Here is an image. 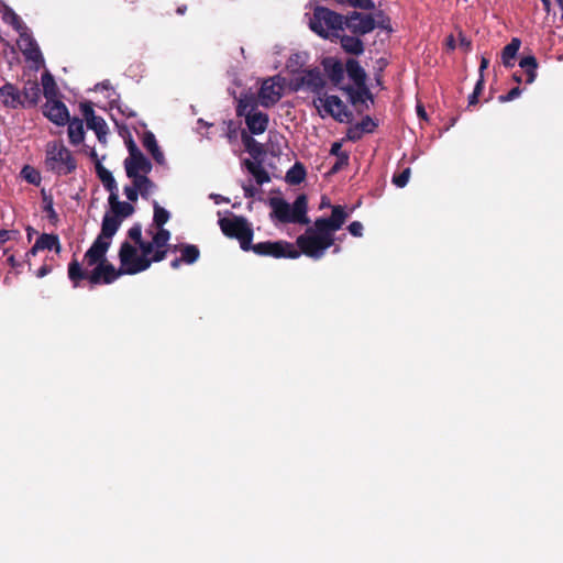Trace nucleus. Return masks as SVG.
I'll return each instance as SVG.
<instances>
[{
    "label": "nucleus",
    "mask_w": 563,
    "mask_h": 563,
    "mask_svg": "<svg viewBox=\"0 0 563 563\" xmlns=\"http://www.w3.org/2000/svg\"><path fill=\"white\" fill-rule=\"evenodd\" d=\"M92 267L90 272L85 271L76 258L68 264V277L74 287H78L84 279L89 283L91 288L98 285H109L120 276L126 275V268L122 267V264L117 269L109 261L96 263Z\"/></svg>",
    "instance_id": "1"
},
{
    "label": "nucleus",
    "mask_w": 563,
    "mask_h": 563,
    "mask_svg": "<svg viewBox=\"0 0 563 563\" xmlns=\"http://www.w3.org/2000/svg\"><path fill=\"white\" fill-rule=\"evenodd\" d=\"M141 254L139 255L137 249L132 245L130 242L124 241L121 243L119 250V260L122 267L126 268V275H135L148 269L152 265V261L150 260L155 244L153 241H144L136 244Z\"/></svg>",
    "instance_id": "2"
},
{
    "label": "nucleus",
    "mask_w": 563,
    "mask_h": 563,
    "mask_svg": "<svg viewBox=\"0 0 563 563\" xmlns=\"http://www.w3.org/2000/svg\"><path fill=\"white\" fill-rule=\"evenodd\" d=\"M298 251L313 260H320L324 252L334 244V235L314 221L313 227L307 228L306 232L296 240Z\"/></svg>",
    "instance_id": "3"
},
{
    "label": "nucleus",
    "mask_w": 563,
    "mask_h": 563,
    "mask_svg": "<svg viewBox=\"0 0 563 563\" xmlns=\"http://www.w3.org/2000/svg\"><path fill=\"white\" fill-rule=\"evenodd\" d=\"M269 206L273 210L272 216L282 223L309 224L310 222L307 217L308 199L305 194L298 195L292 206L277 197L269 199Z\"/></svg>",
    "instance_id": "4"
},
{
    "label": "nucleus",
    "mask_w": 563,
    "mask_h": 563,
    "mask_svg": "<svg viewBox=\"0 0 563 563\" xmlns=\"http://www.w3.org/2000/svg\"><path fill=\"white\" fill-rule=\"evenodd\" d=\"M45 167L57 176H66L76 170L77 162L63 143L49 142L46 146Z\"/></svg>",
    "instance_id": "5"
},
{
    "label": "nucleus",
    "mask_w": 563,
    "mask_h": 563,
    "mask_svg": "<svg viewBox=\"0 0 563 563\" xmlns=\"http://www.w3.org/2000/svg\"><path fill=\"white\" fill-rule=\"evenodd\" d=\"M309 26L319 36L329 38V31H343L345 16L325 7H317L313 10Z\"/></svg>",
    "instance_id": "6"
},
{
    "label": "nucleus",
    "mask_w": 563,
    "mask_h": 563,
    "mask_svg": "<svg viewBox=\"0 0 563 563\" xmlns=\"http://www.w3.org/2000/svg\"><path fill=\"white\" fill-rule=\"evenodd\" d=\"M219 225L225 236L236 239L240 247L244 252H250L254 231L252 224L244 217L222 218L219 220Z\"/></svg>",
    "instance_id": "7"
},
{
    "label": "nucleus",
    "mask_w": 563,
    "mask_h": 563,
    "mask_svg": "<svg viewBox=\"0 0 563 563\" xmlns=\"http://www.w3.org/2000/svg\"><path fill=\"white\" fill-rule=\"evenodd\" d=\"M250 251L258 256H271L274 258L295 260L300 256L299 251L294 246V244L284 240L265 241L251 244Z\"/></svg>",
    "instance_id": "8"
},
{
    "label": "nucleus",
    "mask_w": 563,
    "mask_h": 563,
    "mask_svg": "<svg viewBox=\"0 0 563 563\" xmlns=\"http://www.w3.org/2000/svg\"><path fill=\"white\" fill-rule=\"evenodd\" d=\"M303 87L317 95L322 92L325 87V81L318 67L305 69L300 73V76L294 79L292 90L298 91Z\"/></svg>",
    "instance_id": "9"
},
{
    "label": "nucleus",
    "mask_w": 563,
    "mask_h": 563,
    "mask_svg": "<svg viewBox=\"0 0 563 563\" xmlns=\"http://www.w3.org/2000/svg\"><path fill=\"white\" fill-rule=\"evenodd\" d=\"M283 81L279 76L265 79L258 91L261 104L265 108L276 104L283 97Z\"/></svg>",
    "instance_id": "10"
},
{
    "label": "nucleus",
    "mask_w": 563,
    "mask_h": 563,
    "mask_svg": "<svg viewBox=\"0 0 563 563\" xmlns=\"http://www.w3.org/2000/svg\"><path fill=\"white\" fill-rule=\"evenodd\" d=\"M345 26L354 35H365L372 32L377 26V24L372 14H364L357 11H353L345 16Z\"/></svg>",
    "instance_id": "11"
},
{
    "label": "nucleus",
    "mask_w": 563,
    "mask_h": 563,
    "mask_svg": "<svg viewBox=\"0 0 563 563\" xmlns=\"http://www.w3.org/2000/svg\"><path fill=\"white\" fill-rule=\"evenodd\" d=\"M313 104L317 109L322 106L327 114L340 122L343 121L342 115L347 117L351 114L344 102L334 95L325 96L324 98L319 97L317 100H313Z\"/></svg>",
    "instance_id": "12"
},
{
    "label": "nucleus",
    "mask_w": 563,
    "mask_h": 563,
    "mask_svg": "<svg viewBox=\"0 0 563 563\" xmlns=\"http://www.w3.org/2000/svg\"><path fill=\"white\" fill-rule=\"evenodd\" d=\"M268 123V114L260 111L255 103L252 104L251 109L247 111V114L245 115V124L249 129V134L258 135L264 133L267 130Z\"/></svg>",
    "instance_id": "13"
},
{
    "label": "nucleus",
    "mask_w": 563,
    "mask_h": 563,
    "mask_svg": "<svg viewBox=\"0 0 563 563\" xmlns=\"http://www.w3.org/2000/svg\"><path fill=\"white\" fill-rule=\"evenodd\" d=\"M349 217L350 212L345 210V207L335 205L332 206V212L329 218L321 217L316 219V221L333 235L335 231L342 228Z\"/></svg>",
    "instance_id": "14"
},
{
    "label": "nucleus",
    "mask_w": 563,
    "mask_h": 563,
    "mask_svg": "<svg viewBox=\"0 0 563 563\" xmlns=\"http://www.w3.org/2000/svg\"><path fill=\"white\" fill-rule=\"evenodd\" d=\"M44 115L56 125H64L69 121V112L64 102L54 99L46 100L43 108Z\"/></svg>",
    "instance_id": "15"
},
{
    "label": "nucleus",
    "mask_w": 563,
    "mask_h": 563,
    "mask_svg": "<svg viewBox=\"0 0 563 563\" xmlns=\"http://www.w3.org/2000/svg\"><path fill=\"white\" fill-rule=\"evenodd\" d=\"M124 168L129 178L142 177L152 170L151 161L143 153L124 159Z\"/></svg>",
    "instance_id": "16"
},
{
    "label": "nucleus",
    "mask_w": 563,
    "mask_h": 563,
    "mask_svg": "<svg viewBox=\"0 0 563 563\" xmlns=\"http://www.w3.org/2000/svg\"><path fill=\"white\" fill-rule=\"evenodd\" d=\"M111 245V241L99 236L93 241L84 256L87 267L93 266L96 263L108 261L106 254Z\"/></svg>",
    "instance_id": "17"
},
{
    "label": "nucleus",
    "mask_w": 563,
    "mask_h": 563,
    "mask_svg": "<svg viewBox=\"0 0 563 563\" xmlns=\"http://www.w3.org/2000/svg\"><path fill=\"white\" fill-rule=\"evenodd\" d=\"M0 98L7 108H23L21 90L11 82H5L0 87Z\"/></svg>",
    "instance_id": "18"
},
{
    "label": "nucleus",
    "mask_w": 563,
    "mask_h": 563,
    "mask_svg": "<svg viewBox=\"0 0 563 563\" xmlns=\"http://www.w3.org/2000/svg\"><path fill=\"white\" fill-rule=\"evenodd\" d=\"M43 250H54L56 253H59L62 245L58 235L48 233L41 234L27 254L36 255L37 252Z\"/></svg>",
    "instance_id": "19"
},
{
    "label": "nucleus",
    "mask_w": 563,
    "mask_h": 563,
    "mask_svg": "<svg viewBox=\"0 0 563 563\" xmlns=\"http://www.w3.org/2000/svg\"><path fill=\"white\" fill-rule=\"evenodd\" d=\"M241 141L245 147V151L251 155L254 159L253 162L263 163L264 156L266 155L265 145L257 142L251 134L246 131H242Z\"/></svg>",
    "instance_id": "20"
},
{
    "label": "nucleus",
    "mask_w": 563,
    "mask_h": 563,
    "mask_svg": "<svg viewBox=\"0 0 563 563\" xmlns=\"http://www.w3.org/2000/svg\"><path fill=\"white\" fill-rule=\"evenodd\" d=\"M322 66L329 79L334 86H339L344 79V66L341 60L333 58H324Z\"/></svg>",
    "instance_id": "21"
},
{
    "label": "nucleus",
    "mask_w": 563,
    "mask_h": 563,
    "mask_svg": "<svg viewBox=\"0 0 563 563\" xmlns=\"http://www.w3.org/2000/svg\"><path fill=\"white\" fill-rule=\"evenodd\" d=\"M23 108L35 107L40 100L41 89L36 80H26L21 91Z\"/></svg>",
    "instance_id": "22"
},
{
    "label": "nucleus",
    "mask_w": 563,
    "mask_h": 563,
    "mask_svg": "<svg viewBox=\"0 0 563 563\" xmlns=\"http://www.w3.org/2000/svg\"><path fill=\"white\" fill-rule=\"evenodd\" d=\"M333 35L340 38V44L344 52L356 56L364 53L365 47L363 41L358 37L360 35H339L336 33Z\"/></svg>",
    "instance_id": "23"
},
{
    "label": "nucleus",
    "mask_w": 563,
    "mask_h": 563,
    "mask_svg": "<svg viewBox=\"0 0 563 563\" xmlns=\"http://www.w3.org/2000/svg\"><path fill=\"white\" fill-rule=\"evenodd\" d=\"M345 70L349 78L354 82L356 87L366 85V73L360 65L358 60L349 58L345 64Z\"/></svg>",
    "instance_id": "24"
},
{
    "label": "nucleus",
    "mask_w": 563,
    "mask_h": 563,
    "mask_svg": "<svg viewBox=\"0 0 563 563\" xmlns=\"http://www.w3.org/2000/svg\"><path fill=\"white\" fill-rule=\"evenodd\" d=\"M109 205L111 209V214L118 216L122 220L124 218L130 217L134 212V207L125 201H119L117 191L110 194L109 196Z\"/></svg>",
    "instance_id": "25"
},
{
    "label": "nucleus",
    "mask_w": 563,
    "mask_h": 563,
    "mask_svg": "<svg viewBox=\"0 0 563 563\" xmlns=\"http://www.w3.org/2000/svg\"><path fill=\"white\" fill-rule=\"evenodd\" d=\"M121 223V218L113 216L110 212H106L102 219L101 232L99 236H103L104 239L111 241L112 236L119 230Z\"/></svg>",
    "instance_id": "26"
},
{
    "label": "nucleus",
    "mask_w": 563,
    "mask_h": 563,
    "mask_svg": "<svg viewBox=\"0 0 563 563\" xmlns=\"http://www.w3.org/2000/svg\"><path fill=\"white\" fill-rule=\"evenodd\" d=\"M142 144L148 151V153L152 155L153 159L157 164H159V165L165 164L164 154L161 151V148L157 144V141L155 139V135L152 132L146 131L144 133L143 139H142Z\"/></svg>",
    "instance_id": "27"
},
{
    "label": "nucleus",
    "mask_w": 563,
    "mask_h": 563,
    "mask_svg": "<svg viewBox=\"0 0 563 563\" xmlns=\"http://www.w3.org/2000/svg\"><path fill=\"white\" fill-rule=\"evenodd\" d=\"M243 166L247 169V172L255 178L258 185H263L265 183L271 181V177L268 172L263 167V163L253 162L249 158L243 161Z\"/></svg>",
    "instance_id": "28"
},
{
    "label": "nucleus",
    "mask_w": 563,
    "mask_h": 563,
    "mask_svg": "<svg viewBox=\"0 0 563 563\" xmlns=\"http://www.w3.org/2000/svg\"><path fill=\"white\" fill-rule=\"evenodd\" d=\"M521 46V41L518 37H512L511 41L501 51V63L506 68L515 66V58Z\"/></svg>",
    "instance_id": "29"
},
{
    "label": "nucleus",
    "mask_w": 563,
    "mask_h": 563,
    "mask_svg": "<svg viewBox=\"0 0 563 563\" xmlns=\"http://www.w3.org/2000/svg\"><path fill=\"white\" fill-rule=\"evenodd\" d=\"M519 66L525 75V84H532L537 78L538 62L533 55L525 56L520 59Z\"/></svg>",
    "instance_id": "30"
},
{
    "label": "nucleus",
    "mask_w": 563,
    "mask_h": 563,
    "mask_svg": "<svg viewBox=\"0 0 563 563\" xmlns=\"http://www.w3.org/2000/svg\"><path fill=\"white\" fill-rule=\"evenodd\" d=\"M85 137L82 120L74 118L68 121V139L71 145H79Z\"/></svg>",
    "instance_id": "31"
},
{
    "label": "nucleus",
    "mask_w": 563,
    "mask_h": 563,
    "mask_svg": "<svg viewBox=\"0 0 563 563\" xmlns=\"http://www.w3.org/2000/svg\"><path fill=\"white\" fill-rule=\"evenodd\" d=\"M343 89L347 92V95L350 97V101L354 106H357L360 103H365V101L367 99L373 101V95L366 85H364L362 87H356V89L353 88L352 86H347Z\"/></svg>",
    "instance_id": "32"
},
{
    "label": "nucleus",
    "mask_w": 563,
    "mask_h": 563,
    "mask_svg": "<svg viewBox=\"0 0 563 563\" xmlns=\"http://www.w3.org/2000/svg\"><path fill=\"white\" fill-rule=\"evenodd\" d=\"M180 251V258L183 263L191 265L196 263L200 257V250L195 244H183V245H174L173 251Z\"/></svg>",
    "instance_id": "33"
},
{
    "label": "nucleus",
    "mask_w": 563,
    "mask_h": 563,
    "mask_svg": "<svg viewBox=\"0 0 563 563\" xmlns=\"http://www.w3.org/2000/svg\"><path fill=\"white\" fill-rule=\"evenodd\" d=\"M96 173L100 181L102 183L106 190H108L110 194L118 190L117 181L114 177L112 176V173L108 170L100 161H97L96 164Z\"/></svg>",
    "instance_id": "34"
},
{
    "label": "nucleus",
    "mask_w": 563,
    "mask_h": 563,
    "mask_svg": "<svg viewBox=\"0 0 563 563\" xmlns=\"http://www.w3.org/2000/svg\"><path fill=\"white\" fill-rule=\"evenodd\" d=\"M41 80L43 86V93L46 100L56 98L58 93V88L53 75L48 70H45L42 74Z\"/></svg>",
    "instance_id": "35"
},
{
    "label": "nucleus",
    "mask_w": 563,
    "mask_h": 563,
    "mask_svg": "<svg viewBox=\"0 0 563 563\" xmlns=\"http://www.w3.org/2000/svg\"><path fill=\"white\" fill-rule=\"evenodd\" d=\"M306 175L305 166L297 162L287 170L285 179L290 185H299L305 180Z\"/></svg>",
    "instance_id": "36"
},
{
    "label": "nucleus",
    "mask_w": 563,
    "mask_h": 563,
    "mask_svg": "<svg viewBox=\"0 0 563 563\" xmlns=\"http://www.w3.org/2000/svg\"><path fill=\"white\" fill-rule=\"evenodd\" d=\"M88 129L92 130L99 142L104 143L108 134V125L103 118L96 115L87 123Z\"/></svg>",
    "instance_id": "37"
},
{
    "label": "nucleus",
    "mask_w": 563,
    "mask_h": 563,
    "mask_svg": "<svg viewBox=\"0 0 563 563\" xmlns=\"http://www.w3.org/2000/svg\"><path fill=\"white\" fill-rule=\"evenodd\" d=\"M132 181L133 185L137 187L139 194L145 199L155 188V184L147 177V175H142V177L132 178Z\"/></svg>",
    "instance_id": "38"
},
{
    "label": "nucleus",
    "mask_w": 563,
    "mask_h": 563,
    "mask_svg": "<svg viewBox=\"0 0 563 563\" xmlns=\"http://www.w3.org/2000/svg\"><path fill=\"white\" fill-rule=\"evenodd\" d=\"M153 207H154L153 223L157 228H163V225L168 222V220L170 218V213L166 209L161 207L156 201H154Z\"/></svg>",
    "instance_id": "39"
},
{
    "label": "nucleus",
    "mask_w": 563,
    "mask_h": 563,
    "mask_svg": "<svg viewBox=\"0 0 563 563\" xmlns=\"http://www.w3.org/2000/svg\"><path fill=\"white\" fill-rule=\"evenodd\" d=\"M43 196V211L47 213V218L52 223H56L58 221V214L54 209V201L51 195H46L44 190L42 191Z\"/></svg>",
    "instance_id": "40"
},
{
    "label": "nucleus",
    "mask_w": 563,
    "mask_h": 563,
    "mask_svg": "<svg viewBox=\"0 0 563 563\" xmlns=\"http://www.w3.org/2000/svg\"><path fill=\"white\" fill-rule=\"evenodd\" d=\"M170 240V232L167 229L158 228V231L153 235L152 241L155 247H170L168 242Z\"/></svg>",
    "instance_id": "41"
},
{
    "label": "nucleus",
    "mask_w": 563,
    "mask_h": 563,
    "mask_svg": "<svg viewBox=\"0 0 563 563\" xmlns=\"http://www.w3.org/2000/svg\"><path fill=\"white\" fill-rule=\"evenodd\" d=\"M338 4H347L352 8L362 9V10H373L375 8V3L373 0H334Z\"/></svg>",
    "instance_id": "42"
},
{
    "label": "nucleus",
    "mask_w": 563,
    "mask_h": 563,
    "mask_svg": "<svg viewBox=\"0 0 563 563\" xmlns=\"http://www.w3.org/2000/svg\"><path fill=\"white\" fill-rule=\"evenodd\" d=\"M21 175L29 184L38 186L41 183L40 173L29 165L22 168Z\"/></svg>",
    "instance_id": "43"
},
{
    "label": "nucleus",
    "mask_w": 563,
    "mask_h": 563,
    "mask_svg": "<svg viewBox=\"0 0 563 563\" xmlns=\"http://www.w3.org/2000/svg\"><path fill=\"white\" fill-rule=\"evenodd\" d=\"M484 76H481L474 87L472 95L468 97V106H475L478 102V97L484 89Z\"/></svg>",
    "instance_id": "44"
},
{
    "label": "nucleus",
    "mask_w": 563,
    "mask_h": 563,
    "mask_svg": "<svg viewBox=\"0 0 563 563\" xmlns=\"http://www.w3.org/2000/svg\"><path fill=\"white\" fill-rule=\"evenodd\" d=\"M410 174V168H405L401 173L393 176V184L399 188H404L409 181Z\"/></svg>",
    "instance_id": "45"
},
{
    "label": "nucleus",
    "mask_w": 563,
    "mask_h": 563,
    "mask_svg": "<svg viewBox=\"0 0 563 563\" xmlns=\"http://www.w3.org/2000/svg\"><path fill=\"white\" fill-rule=\"evenodd\" d=\"M362 132L365 133H373L375 129L377 128V123L369 117L365 115L358 123H356Z\"/></svg>",
    "instance_id": "46"
},
{
    "label": "nucleus",
    "mask_w": 563,
    "mask_h": 563,
    "mask_svg": "<svg viewBox=\"0 0 563 563\" xmlns=\"http://www.w3.org/2000/svg\"><path fill=\"white\" fill-rule=\"evenodd\" d=\"M128 236L131 239L135 244L142 242V225L141 223H134L128 231Z\"/></svg>",
    "instance_id": "47"
},
{
    "label": "nucleus",
    "mask_w": 563,
    "mask_h": 563,
    "mask_svg": "<svg viewBox=\"0 0 563 563\" xmlns=\"http://www.w3.org/2000/svg\"><path fill=\"white\" fill-rule=\"evenodd\" d=\"M3 20L10 23L16 31H19L23 26L21 18L13 11L7 12L3 16Z\"/></svg>",
    "instance_id": "48"
},
{
    "label": "nucleus",
    "mask_w": 563,
    "mask_h": 563,
    "mask_svg": "<svg viewBox=\"0 0 563 563\" xmlns=\"http://www.w3.org/2000/svg\"><path fill=\"white\" fill-rule=\"evenodd\" d=\"M350 155L349 154H341L339 157H336V162L331 167V173L335 174L340 172L342 168L346 167L349 165Z\"/></svg>",
    "instance_id": "49"
},
{
    "label": "nucleus",
    "mask_w": 563,
    "mask_h": 563,
    "mask_svg": "<svg viewBox=\"0 0 563 563\" xmlns=\"http://www.w3.org/2000/svg\"><path fill=\"white\" fill-rule=\"evenodd\" d=\"M521 89L519 87H515L510 89L506 95L498 96V101L500 103L512 101L521 95Z\"/></svg>",
    "instance_id": "50"
},
{
    "label": "nucleus",
    "mask_w": 563,
    "mask_h": 563,
    "mask_svg": "<svg viewBox=\"0 0 563 563\" xmlns=\"http://www.w3.org/2000/svg\"><path fill=\"white\" fill-rule=\"evenodd\" d=\"M170 247H155L151 256L152 263H158L166 258L167 252Z\"/></svg>",
    "instance_id": "51"
},
{
    "label": "nucleus",
    "mask_w": 563,
    "mask_h": 563,
    "mask_svg": "<svg viewBox=\"0 0 563 563\" xmlns=\"http://www.w3.org/2000/svg\"><path fill=\"white\" fill-rule=\"evenodd\" d=\"M80 111L87 123L96 117L91 102H81Z\"/></svg>",
    "instance_id": "52"
},
{
    "label": "nucleus",
    "mask_w": 563,
    "mask_h": 563,
    "mask_svg": "<svg viewBox=\"0 0 563 563\" xmlns=\"http://www.w3.org/2000/svg\"><path fill=\"white\" fill-rule=\"evenodd\" d=\"M363 132L357 124L351 126L346 132V137L350 141L356 142L362 139Z\"/></svg>",
    "instance_id": "53"
},
{
    "label": "nucleus",
    "mask_w": 563,
    "mask_h": 563,
    "mask_svg": "<svg viewBox=\"0 0 563 563\" xmlns=\"http://www.w3.org/2000/svg\"><path fill=\"white\" fill-rule=\"evenodd\" d=\"M363 224L360 221H353L347 227L349 232L355 238L363 235Z\"/></svg>",
    "instance_id": "54"
},
{
    "label": "nucleus",
    "mask_w": 563,
    "mask_h": 563,
    "mask_svg": "<svg viewBox=\"0 0 563 563\" xmlns=\"http://www.w3.org/2000/svg\"><path fill=\"white\" fill-rule=\"evenodd\" d=\"M124 195L130 201H136L139 198V189L135 185L133 186H125L124 187Z\"/></svg>",
    "instance_id": "55"
},
{
    "label": "nucleus",
    "mask_w": 563,
    "mask_h": 563,
    "mask_svg": "<svg viewBox=\"0 0 563 563\" xmlns=\"http://www.w3.org/2000/svg\"><path fill=\"white\" fill-rule=\"evenodd\" d=\"M251 106L247 101L245 100H240L239 103H238V107H236V115L238 117H244L247 114V111L251 109Z\"/></svg>",
    "instance_id": "56"
},
{
    "label": "nucleus",
    "mask_w": 563,
    "mask_h": 563,
    "mask_svg": "<svg viewBox=\"0 0 563 563\" xmlns=\"http://www.w3.org/2000/svg\"><path fill=\"white\" fill-rule=\"evenodd\" d=\"M330 154H331V155H334V156H336V157H339V155H341V154H349V153H347V152H345V151H342V144H341V142H334V143L331 145Z\"/></svg>",
    "instance_id": "57"
},
{
    "label": "nucleus",
    "mask_w": 563,
    "mask_h": 563,
    "mask_svg": "<svg viewBox=\"0 0 563 563\" xmlns=\"http://www.w3.org/2000/svg\"><path fill=\"white\" fill-rule=\"evenodd\" d=\"M128 150H129V157H133V156L142 153L133 140H130L128 142Z\"/></svg>",
    "instance_id": "58"
},
{
    "label": "nucleus",
    "mask_w": 563,
    "mask_h": 563,
    "mask_svg": "<svg viewBox=\"0 0 563 563\" xmlns=\"http://www.w3.org/2000/svg\"><path fill=\"white\" fill-rule=\"evenodd\" d=\"M227 136L230 141H233L236 139V129L234 126V123L232 121L228 122V132Z\"/></svg>",
    "instance_id": "59"
},
{
    "label": "nucleus",
    "mask_w": 563,
    "mask_h": 563,
    "mask_svg": "<svg viewBox=\"0 0 563 563\" xmlns=\"http://www.w3.org/2000/svg\"><path fill=\"white\" fill-rule=\"evenodd\" d=\"M460 46L464 51L468 52L472 48V42L468 38H466L464 35L460 34Z\"/></svg>",
    "instance_id": "60"
},
{
    "label": "nucleus",
    "mask_w": 563,
    "mask_h": 563,
    "mask_svg": "<svg viewBox=\"0 0 563 563\" xmlns=\"http://www.w3.org/2000/svg\"><path fill=\"white\" fill-rule=\"evenodd\" d=\"M488 65H489V59L487 57H485V56H482L481 64H479V69H478L479 77L484 76V70L487 69Z\"/></svg>",
    "instance_id": "61"
},
{
    "label": "nucleus",
    "mask_w": 563,
    "mask_h": 563,
    "mask_svg": "<svg viewBox=\"0 0 563 563\" xmlns=\"http://www.w3.org/2000/svg\"><path fill=\"white\" fill-rule=\"evenodd\" d=\"M49 273H51V267H49L48 265H42V266L38 268V271H37V273H36V276H37L38 278H42V277L46 276V275H47V274H49Z\"/></svg>",
    "instance_id": "62"
},
{
    "label": "nucleus",
    "mask_w": 563,
    "mask_h": 563,
    "mask_svg": "<svg viewBox=\"0 0 563 563\" xmlns=\"http://www.w3.org/2000/svg\"><path fill=\"white\" fill-rule=\"evenodd\" d=\"M512 79L517 84L525 82V75L520 70H517L512 74Z\"/></svg>",
    "instance_id": "63"
},
{
    "label": "nucleus",
    "mask_w": 563,
    "mask_h": 563,
    "mask_svg": "<svg viewBox=\"0 0 563 563\" xmlns=\"http://www.w3.org/2000/svg\"><path fill=\"white\" fill-rule=\"evenodd\" d=\"M9 240H10V231L0 230V244H4Z\"/></svg>",
    "instance_id": "64"
}]
</instances>
